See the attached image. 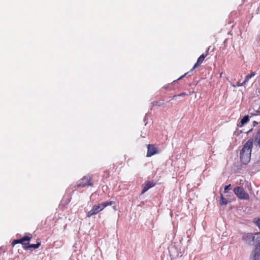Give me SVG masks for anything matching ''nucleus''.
<instances>
[{"mask_svg": "<svg viewBox=\"0 0 260 260\" xmlns=\"http://www.w3.org/2000/svg\"><path fill=\"white\" fill-rule=\"evenodd\" d=\"M253 144V139L252 138L249 139L244 145L240 152L241 161L244 165L247 164L250 160Z\"/></svg>", "mask_w": 260, "mask_h": 260, "instance_id": "nucleus-1", "label": "nucleus"}, {"mask_svg": "<svg viewBox=\"0 0 260 260\" xmlns=\"http://www.w3.org/2000/svg\"><path fill=\"white\" fill-rule=\"evenodd\" d=\"M234 192L238 198L240 200H249V196L242 187L237 186L234 188Z\"/></svg>", "mask_w": 260, "mask_h": 260, "instance_id": "nucleus-2", "label": "nucleus"}, {"mask_svg": "<svg viewBox=\"0 0 260 260\" xmlns=\"http://www.w3.org/2000/svg\"><path fill=\"white\" fill-rule=\"evenodd\" d=\"M103 209L102 207L101 204H98L93 206L92 209L86 213V216L87 217H90L92 216L98 214L100 211Z\"/></svg>", "mask_w": 260, "mask_h": 260, "instance_id": "nucleus-3", "label": "nucleus"}, {"mask_svg": "<svg viewBox=\"0 0 260 260\" xmlns=\"http://www.w3.org/2000/svg\"><path fill=\"white\" fill-rule=\"evenodd\" d=\"M249 260H260V245H255L249 257Z\"/></svg>", "mask_w": 260, "mask_h": 260, "instance_id": "nucleus-4", "label": "nucleus"}, {"mask_svg": "<svg viewBox=\"0 0 260 260\" xmlns=\"http://www.w3.org/2000/svg\"><path fill=\"white\" fill-rule=\"evenodd\" d=\"M255 236L253 233H244L242 235V239L249 245H252L254 243Z\"/></svg>", "mask_w": 260, "mask_h": 260, "instance_id": "nucleus-5", "label": "nucleus"}, {"mask_svg": "<svg viewBox=\"0 0 260 260\" xmlns=\"http://www.w3.org/2000/svg\"><path fill=\"white\" fill-rule=\"evenodd\" d=\"M76 186L77 187H84L86 186H92L93 183H92L91 180L89 177L85 176L82 178L81 182L78 183Z\"/></svg>", "mask_w": 260, "mask_h": 260, "instance_id": "nucleus-6", "label": "nucleus"}, {"mask_svg": "<svg viewBox=\"0 0 260 260\" xmlns=\"http://www.w3.org/2000/svg\"><path fill=\"white\" fill-rule=\"evenodd\" d=\"M158 153V150L154 145L149 144L147 145V157H150L155 154Z\"/></svg>", "mask_w": 260, "mask_h": 260, "instance_id": "nucleus-7", "label": "nucleus"}, {"mask_svg": "<svg viewBox=\"0 0 260 260\" xmlns=\"http://www.w3.org/2000/svg\"><path fill=\"white\" fill-rule=\"evenodd\" d=\"M206 57V55H204V54H202L201 55H200V56L198 58L197 62L194 64L192 69L190 70V71H192L195 68L200 67Z\"/></svg>", "mask_w": 260, "mask_h": 260, "instance_id": "nucleus-8", "label": "nucleus"}, {"mask_svg": "<svg viewBox=\"0 0 260 260\" xmlns=\"http://www.w3.org/2000/svg\"><path fill=\"white\" fill-rule=\"evenodd\" d=\"M155 185V183L152 181H147L145 183V186H144L142 193H144L146 191H147L149 188Z\"/></svg>", "mask_w": 260, "mask_h": 260, "instance_id": "nucleus-9", "label": "nucleus"}, {"mask_svg": "<svg viewBox=\"0 0 260 260\" xmlns=\"http://www.w3.org/2000/svg\"><path fill=\"white\" fill-rule=\"evenodd\" d=\"M40 245H41V243L39 242H38L35 244H29L28 243H27L26 245L24 246V249L25 250H28V249H30L31 248L37 249L40 247Z\"/></svg>", "mask_w": 260, "mask_h": 260, "instance_id": "nucleus-10", "label": "nucleus"}, {"mask_svg": "<svg viewBox=\"0 0 260 260\" xmlns=\"http://www.w3.org/2000/svg\"><path fill=\"white\" fill-rule=\"evenodd\" d=\"M255 74L254 72H251L250 74L249 75H247V76H246L245 77V78L244 79V80L243 81V82L241 83V85H237V86L239 87V86H243L245 84H246V83L248 81V80L251 79L252 77H253L254 76H255Z\"/></svg>", "mask_w": 260, "mask_h": 260, "instance_id": "nucleus-11", "label": "nucleus"}, {"mask_svg": "<svg viewBox=\"0 0 260 260\" xmlns=\"http://www.w3.org/2000/svg\"><path fill=\"white\" fill-rule=\"evenodd\" d=\"M249 120L248 116H245L240 121L239 123L237 124L238 127H242L245 123H247Z\"/></svg>", "mask_w": 260, "mask_h": 260, "instance_id": "nucleus-12", "label": "nucleus"}, {"mask_svg": "<svg viewBox=\"0 0 260 260\" xmlns=\"http://www.w3.org/2000/svg\"><path fill=\"white\" fill-rule=\"evenodd\" d=\"M228 203L229 201L223 197L222 193H220L219 204L221 206L226 205L228 204Z\"/></svg>", "mask_w": 260, "mask_h": 260, "instance_id": "nucleus-13", "label": "nucleus"}, {"mask_svg": "<svg viewBox=\"0 0 260 260\" xmlns=\"http://www.w3.org/2000/svg\"><path fill=\"white\" fill-rule=\"evenodd\" d=\"M255 142L260 147V129L257 131L255 135Z\"/></svg>", "mask_w": 260, "mask_h": 260, "instance_id": "nucleus-14", "label": "nucleus"}, {"mask_svg": "<svg viewBox=\"0 0 260 260\" xmlns=\"http://www.w3.org/2000/svg\"><path fill=\"white\" fill-rule=\"evenodd\" d=\"M114 204H115V202L114 201H107L104 203H101V205L102 206L103 209H104L106 207L112 205Z\"/></svg>", "mask_w": 260, "mask_h": 260, "instance_id": "nucleus-15", "label": "nucleus"}, {"mask_svg": "<svg viewBox=\"0 0 260 260\" xmlns=\"http://www.w3.org/2000/svg\"><path fill=\"white\" fill-rule=\"evenodd\" d=\"M255 236L254 242L256 243V245H260V232L254 233Z\"/></svg>", "mask_w": 260, "mask_h": 260, "instance_id": "nucleus-16", "label": "nucleus"}, {"mask_svg": "<svg viewBox=\"0 0 260 260\" xmlns=\"http://www.w3.org/2000/svg\"><path fill=\"white\" fill-rule=\"evenodd\" d=\"M32 238V236L31 234H26L24 237L21 238L23 241L24 242L25 241H29Z\"/></svg>", "mask_w": 260, "mask_h": 260, "instance_id": "nucleus-17", "label": "nucleus"}, {"mask_svg": "<svg viewBox=\"0 0 260 260\" xmlns=\"http://www.w3.org/2000/svg\"><path fill=\"white\" fill-rule=\"evenodd\" d=\"M187 95H188V94L187 93H186V92H182L178 95H174L173 96V98L177 97V96H183Z\"/></svg>", "mask_w": 260, "mask_h": 260, "instance_id": "nucleus-18", "label": "nucleus"}, {"mask_svg": "<svg viewBox=\"0 0 260 260\" xmlns=\"http://www.w3.org/2000/svg\"><path fill=\"white\" fill-rule=\"evenodd\" d=\"M231 188H231V184H229L228 185L225 186V187H224V192L225 193L227 192L228 190L231 189Z\"/></svg>", "mask_w": 260, "mask_h": 260, "instance_id": "nucleus-19", "label": "nucleus"}, {"mask_svg": "<svg viewBox=\"0 0 260 260\" xmlns=\"http://www.w3.org/2000/svg\"><path fill=\"white\" fill-rule=\"evenodd\" d=\"M255 224L257 226L259 230H260V219H258L254 221Z\"/></svg>", "mask_w": 260, "mask_h": 260, "instance_id": "nucleus-20", "label": "nucleus"}, {"mask_svg": "<svg viewBox=\"0 0 260 260\" xmlns=\"http://www.w3.org/2000/svg\"><path fill=\"white\" fill-rule=\"evenodd\" d=\"M18 243H21L23 245V248H24V246L26 245L27 243H24L22 239H18Z\"/></svg>", "mask_w": 260, "mask_h": 260, "instance_id": "nucleus-21", "label": "nucleus"}, {"mask_svg": "<svg viewBox=\"0 0 260 260\" xmlns=\"http://www.w3.org/2000/svg\"><path fill=\"white\" fill-rule=\"evenodd\" d=\"M16 244H18V239L14 240L11 243L13 246H14Z\"/></svg>", "mask_w": 260, "mask_h": 260, "instance_id": "nucleus-22", "label": "nucleus"}, {"mask_svg": "<svg viewBox=\"0 0 260 260\" xmlns=\"http://www.w3.org/2000/svg\"><path fill=\"white\" fill-rule=\"evenodd\" d=\"M187 74V73H185V74H184L183 75L181 76V77H180L178 80H180V79H182L184 77H185L186 74Z\"/></svg>", "mask_w": 260, "mask_h": 260, "instance_id": "nucleus-23", "label": "nucleus"}, {"mask_svg": "<svg viewBox=\"0 0 260 260\" xmlns=\"http://www.w3.org/2000/svg\"><path fill=\"white\" fill-rule=\"evenodd\" d=\"M187 74V73H185V74H184L183 75L181 76V77H180L178 80H180V79H182L184 77H185L186 74Z\"/></svg>", "mask_w": 260, "mask_h": 260, "instance_id": "nucleus-24", "label": "nucleus"}, {"mask_svg": "<svg viewBox=\"0 0 260 260\" xmlns=\"http://www.w3.org/2000/svg\"><path fill=\"white\" fill-rule=\"evenodd\" d=\"M153 105H157V106H159L161 105V104L160 103H158L157 102H154L153 103Z\"/></svg>", "mask_w": 260, "mask_h": 260, "instance_id": "nucleus-25", "label": "nucleus"}, {"mask_svg": "<svg viewBox=\"0 0 260 260\" xmlns=\"http://www.w3.org/2000/svg\"><path fill=\"white\" fill-rule=\"evenodd\" d=\"M210 49V47H208L207 51H206V54L205 55H206V56L208 55V52H209V50Z\"/></svg>", "mask_w": 260, "mask_h": 260, "instance_id": "nucleus-26", "label": "nucleus"}, {"mask_svg": "<svg viewBox=\"0 0 260 260\" xmlns=\"http://www.w3.org/2000/svg\"><path fill=\"white\" fill-rule=\"evenodd\" d=\"M253 126H255L256 124H258V122H256V121H254L253 122Z\"/></svg>", "mask_w": 260, "mask_h": 260, "instance_id": "nucleus-27", "label": "nucleus"}, {"mask_svg": "<svg viewBox=\"0 0 260 260\" xmlns=\"http://www.w3.org/2000/svg\"><path fill=\"white\" fill-rule=\"evenodd\" d=\"M141 136L142 137H143V138H145V137H146V134H145V135H144V134H141Z\"/></svg>", "mask_w": 260, "mask_h": 260, "instance_id": "nucleus-28", "label": "nucleus"}, {"mask_svg": "<svg viewBox=\"0 0 260 260\" xmlns=\"http://www.w3.org/2000/svg\"><path fill=\"white\" fill-rule=\"evenodd\" d=\"M248 189H249V190H251V189H252V188H251V185H250V186H249V187H248Z\"/></svg>", "mask_w": 260, "mask_h": 260, "instance_id": "nucleus-29", "label": "nucleus"}, {"mask_svg": "<svg viewBox=\"0 0 260 260\" xmlns=\"http://www.w3.org/2000/svg\"><path fill=\"white\" fill-rule=\"evenodd\" d=\"M113 209H114V210H116L115 206H113Z\"/></svg>", "mask_w": 260, "mask_h": 260, "instance_id": "nucleus-30", "label": "nucleus"}, {"mask_svg": "<svg viewBox=\"0 0 260 260\" xmlns=\"http://www.w3.org/2000/svg\"><path fill=\"white\" fill-rule=\"evenodd\" d=\"M241 83H239L238 82V83H237V85H241Z\"/></svg>", "mask_w": 260, "mask_h": 260, "instance_id": "nucleus-31", "label": "nucleus"}]
</instances>
